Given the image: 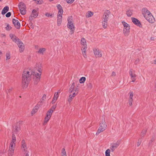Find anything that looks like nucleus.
Instances as JSON below:
<instances>
[{"instance_id":"bf43d9fd","label":"nucleus","mask_w":156,"mask_h":156,"mask_svg":"<svg viewBox=\"0 0 156 156\" xmlns=\"http://www.w3.org/2000/svg\"><path fill=\"white\" fill-rule=\"evenodd\" d=\"M154 64H156V59L154 60Z\"/></svg>"},{"instance_id":"9b49d317","label":"nucleus","mask_w":156,"mask_h":156,"mask_svg":"<svg viewBox=\"0 0 156 156\" xmlns=\"http://www.w3.org/2000/svg\"><path fill=\"white\" fill-rule=\"evenodd\" d=\"M21 149L24 152L26 153L27 151V144L24 140H23L21 141Z\"/></svg>"},{"instance_id":"a19ab883","label":"nucleus","mask_w":156,"mask_h":156,"mask_svg":"<svg viewBox=\"0 0 156 156\" xmlns=\"http://www.w3.org/2000/svg\"><path fill=\"white\" fill-rule=\"evenodd\" d=\"M74 1L75 0H66V2L68 4H72Z\"/></svg>"},{"instance_id":"4d7b16f0","label":"nucleus","mask_w":156,"mask_h":156,"mask_svg":"<svg viewBox=\"0 0 156 156\" xmlns=\"http://www.w3.org/2000/svg\"><path fill=\"white\" fill-rule=\"evenodd\" d=\"M46 16H48V17H49L50 16H51V15H50L48 13H47L46 14Z\"/></svg>"},{"instance_id":"7ed1b4c3","label":"nucleus","mask_w":156,"mask_h":156,"mask_svg":"<svg viewBox=\"0 0 156 156\" xmlns=\"http://www.w3.org/2000/svg\"><path fill=\"white\" fill-rule=\"evenodd\" d=\"M57 7L58 10L57 15V25L59 26L61 25L62 21V15L63 13V10L61 5L58 4Z\"/></svg>"},{"instance_id":"c85d7f7f","label":"nucleus","mask_w":156,"mask_h":156,"mask_svg":"<svg viewBox=\"0 0 156 156\" xmlns=\"http://www.w3.org/2000/svg\"><path fill=\"white\" fill-rule=\"evenodd\" d=\"M50 118L48 117H47V116H46L44 118V122L43 123V125H45L49 121Z\"/></svg>"},{"instance_id":"dca6fc26","label":"nucleus","mask_w":156,"mask_h":156,"mask_svg":"<svg viewBox=\"0 0 156 156\" xmlns=\"http://www.w3.org/2000/svg\"><path fill=\"white\" fill-rule=\"evenodd\" d=\"M10 37L12 41L16 44L20 41L18 37L12 34H10Z\"/></svg>"},{"instance_id":"a18cd8bd","label":"nucleus","mask_w":156,"mask_h":156,"mask_svg":"<svg viewBox=\"0 0 156 156\" xmlns=\"http://www.w3.org/2000/svg\"><path fill=\"white\" fill-rule=\"evenodd\" d=\"M11 15V13L10 12H8L6 15L5 16L7 17H9Z\"/></svg>"},{"instance_id":"6ab92c4d","label":"nucleus","mask_w":156,"mask_h":156,"mask_svg":"<svg viewBox=\"0 0 156 156\" xmlns=\"http://www.w3.org/2000/svg\"><path fill=\"white\" fill-rule=\"evenodd\" d=\"M87 48V46L82 47L81 50L82 51V54L83 57L84 58H87V55L86 54V50Z\"/></svg>"},{"instance_id":"0eeeda50","label":"nucleus","mask_w":156,"mask_h":156,"mask_svg":"<svg viewBox=\"0 0 156 156\" xmlns=\"http://www.w3.org/2000/svg\"><path fill=\"white\" fill-rule=\"evenodd\" d=\"M18 6L21 13L23 15H25L26 12V7L25 5L23 3L20 2Z\"/></svg>"},{"instance_id":"7c9ffc66","label":"nucleus","mask_w":156,"mask_h":156,"mask_svg":"<svg viewBox=\"0 0 156 156\" xmlns=\"http://www.w3.org/2000/svg\"><path fill=\"white\" fill-rule=\"evenodd\" d=\"M60 93V92L59 90H58V91L57 92H55L53 98L55 99L56 100H57L59 96V93Z\"/></svg>"},{"instance_id":"ea45409f","label":"nucleus","mask_w":156,"mask_h":156,"mask_svg":"<svg viewBox=\"0 0 156 156\" xmlns=\"http://www.w3.org/2000/svg\"><path fill=\"white\" fill-rule=\"evenodd\" d=\"M87 87L89 89H91L93 87V85L90 83H89L87 84Z\"/></svg>"},{"instance_id":"473e14b6","label":"nucleus","mask_w":156,"mask_h":156,"mask_svg":"<svg viewBox=\"0 0 156 156\" xmlns=\"http://www.w3.org/2000/svg\"><path fill=\"white\" fill-rule=\"evenodd\" d=\"M20 130V128L19 127L17 126H16L15 127V128L14 130L13 131V134H16L17 133V132L19 131Z\"/></svg>"},{"instance_id":"79ce46f5","label":"nucleus","mask_w":156,"mask_h":156,"mask_svg":"<svg viewBox=\"0 0 156 156\" xmlns=\"http://www.w3.org/2000/svg\"><path fill=\"white\" fill-rule=\"evenodd\" d=\"M141 142L142 140L141 139H139L138 140L137 143V146L138 147L140 145Z\"/></svg>"},{"instance_id":"c756f323","label":"nucleus","mask_w":156,"mask_h":156,"mask_svg":"<svg viewBox=\"0 0 156 156\" xmlns=\"http://www.w3.org/2000/svg\"><path fill=\"white\" fill-rule=\"evenodd\" d=\"M102 24L103 28L104 29H106L107 26L108 22L102 20Z\"/></svg>"},{"instance_id":"052dcab7","label":"nucleus","mask_w":156,"mask_h":156,"mask_svg":"<svg viewBox=\"0 0 156 156\" xmlns=\"http://www.w3.org/2000/svg\"><path fill=\"white\" fill-rule=\"evenodd\" d=\"M25 156H29V154L28 153H26Z\"/></svg>"},{"instance_id":"e433bc0d","label":"nucleus","mask_w":156,"mask_h":156,"mask_svg":"<svg viewBox=\"0 0 156 156\" xmlns=\"http://www.w3.org/2000/svg\"><path fill=\"white\" fill-rule=\"evenodd\" d=\"M62 156H67L65 149L64 148H63L62 151Z\"/></svg>"},{"instance_id":"393cba45","label":"nucleus","mask_w":156,"mask_h":156,"mask_svg":"<svg viewBox=\"0 0 156 156\" xmlns=\"http://www.w3.org/2000/svg\"><path fill=\"white\" fill-rule=\"evenodd\" d=\"M75 86V83L74 82L72 83V85L69 88V92L70 93L73 92L74 91V87Z\"/></svg>"},{"instance_id":"864d4df0","label":"nucleus","mask_w":156,"mask_h":156,"mask_svg":"<svg viewBox=\"0 0 156 156\" xmlns=\"http://www.w3.org/2000/svg\"><path fill=\"white\" fill-rule=\"evenodd\" d=\"M57 100H56L54 98H53L52 100V104H54L55 103V102Z\"/></svg>"},{"instance_id":"4468645a","label":"nucleus","mask_w":156,"mask_h":156,"mask_svg":"<svg viewBox=\"0 0 156 156\" xmlns=\"http://www.w3.org/2000/svg\"><path fill=\"white\" fill-rule=\"evenodd\" d=\"M93 51L94 55L96 57H101L102 56V54L100 51L99 49L94 48L93 49Z\"/></svg>"},{"instance_id":"37998d69","label":"nucleus","mask_w":156,"mask_h":156,"mask_svg":"<svg viewBox=\"0 0 156 156\" xmlns=\"http://www.w3.org/2000/svg\"><path fill=\"white\" fill-rule=\"evenodd\" d=\"M133 100L129 99L128 103H129V105L131 106L132 105H133L132 103H133Z\"/></svg>"},{"instance_id":"f704fd0d","label":"nucleus","mask_w":156,"mask_h":156,"mask_svg":"<svg viewBox=\"0 0 156 156\" xmlns=\"http://www.w3.org/2000/svg\"><path fill=\"white\" fill-rule=\"evenodd\" d=\"M6 60L9 59L11 58L10 53L9 52H7L6 54Z\"/></svg>"},{"instance_id":"423d86ee","label":"nucleus","mask_w":156,"mask_h":156,"mask_svg":"<svg viewBox=\"0 0 156 156\" xmlns=\"http://www.w3.org/2000/svg\"><path fill=\"white\" fill-rule=\"evenodd\" d=\"M100 126L99 128L97 133L96 135H98L100 133L104 131L107 127V124L105 122V119H102L100 124Z\"/></svg>"},{"instance_id":"a211bd4d","label":"nucleus","mask_w":156,"mask_h":156,"mask_svg":"<svg viewBox=\"0 0 156 156\" xmlns=\"http://www.w3.org/2000/svg\"><path fill=\"white\" fill-rule=\"evenodd\" d=\"M77 95V93L76 92H73L72 94H70L68 98V101L69 103H70L72 101L74 98Z\"/></svg>"},{"instance_id":"69168bd1","label":"nucleus","mask_w":156,"mask_h":156,"mask_svg":"<svg viewBox=\"0 0 156 156\" xmlns=\"http://www.w3.org/2000/svg\"><path fill=\"white\" fill-rule=\"evenodd\" d=\"M151 40H152V39H153L152 37H151Z\"/></svg>"},{"instance_id":"49530a36","label":"nucleus","mask_w":156,"mask_h":156,"mask_svg":"<svg viewBox=\"0 0 156 156\" xmlns=\"http://www.w3.org/2000/svg\"><path fill=\"white\" fill-rule=\"evenodd\" d=\"M146 130H143L141 132V136H144L146 133Z\"/></svg>"},{"instance_id":"58836bf2","label":"nucleus","mask_w":156,"mask_h":156,"mask_svg":"<svg viewBox=\"0 0 156 156\" xmlns=\"http://www.w3.org/2000/svg\"><path fill=\"white\" fill-rule=\"evenodd\" d=\"M34 72H37V71H38L39 72V73H41V72L42 71V70L41 68H38L37 69V68H36L35 69H34Z\"/></svg>"},{"instance_id":"20e7f679","label":"nucleus","mask_w":156,"mask_h":156,"mask_svg":"<svg viewBox=\"0 0 156 156\" xmlns=\"http://www.w3.org/2000/svg\"><path fill=\"white\" fill-rule=\"evenodd\" d=\"M72 16H69L67 18V27L70 29V34H72L74 33L75 30V26L73 21Z\"/></svg>"},{"instance_id":"39448f33","label":"nucleus","mask_w":156,"mask_h":156,"mask_svg":"<svg viewBox=\"0 0 156 156\" xmlns=\"http://www.w3.org/2000/svg\"><path fill=\"white\" fill-rule=\"evenodd\" d=\"M123 26V33L125 36L129 35L130 31V27L129 25L124 21L122 22Z\"/></svg>"},{"instance_id":"5701e85b","label":"nucleus","mask_w":156,"mask_h":156,"mask_svg":"<svg viewBox=\"0 0 156 156\" xmlns=\"http://www.w3.org/2000/svg\"><path fill=\"white\" fill-rule=\"evenodd\" d=\"M81 44L82 45V47L87 46L86 41L84 38H82L81 39Z\"/></svg>"},{"instance_id":"412c9836","label":"nucleus","mask_w":156,"mask_h":156,"mask_svg":"<svg viewBox=\"0 0 156 156\" xmlns=\"http://www.w3.org/2000/svg\"><path fill=\"white\" fill-rule=\"evenodd\" d=\"M39 107L38 105H36L33 108L32 111L31 112V114L32 115H33L34 114L38 111Z\"/></svg>"},{"instance_id":"bb28decb","label":"nucleus","mask_w":156,"mask_h":156,"mask_svg":"<svg viewBox=\"0 0 156 156\" xmlns=\"http://www.w3.org/2000/svg\"><path fill=\"white\" fill-rule=\"evenodd\" d=\"M31 15H32V16H33L34 18H36L38 14L36 10L35 9H33L32 11Z\"/></svg>"},{"instance_id":"4c0bfd02","label":"nucleus","mask_w":156,"mask_h":156,"mask_svg":"<svg viewBox=\"0 0 156 156\" xmlns=\"http://www.w3.org/2000/svg\"><path fill=\"white\" fill-rule=\"evenodd\" d=\"M110 150L108 149L105 152V156H110Z\"/></svg>"},{"instance_id":"6e6552de","label":"nucleus","mask_w":156,"mask_h":156,"mask_svg":"<svg viewBox=\"0 0 156 156\" xmlns=\"http://www.w3.org/2000/svg\"><path fill=\"white\" fill-rule=\"evenodd\" d=\"M120 141L118 140L115 142H114L111 144L110 149L111 151L114 152L115 150L119 145Z\"/></svg>"},{"instance_id":"c03bdc74","label":"nucleus","mask_w":156,"mask_h":156,"mask_svg":"<svg viewBox=\"0 0 156 156\" xmlns=\"http://www.w3.org/2000/svg\"><path fill=\"white\" fill-rule=\"evenodd\" d=\"M6 30H10L11 29V26H9V25H8L7 26L5 27Z\"/></svg>"},{"instance_id":"1a4fd4ad","label":"nucleus","mask_w":156,"mask_h":156,"mask_svg":"<svg viewBox=\"0 0 156 156\" xmlns=\"http://www.w3.org/2000/svg\"><path fill=\"white\" fill-rule=\"evenodd\" d=\"M16 138L15 134H12V139L9 143V147L15 149L16 146Z\"/></svg>"},{"instance_id":"6e6d98bb","label":"nucleus","mask_w":156,"mask_h":156,"mask_svg":"<svg viewBox=\"0 0 156 156\" xmlns=\"http://www.w3.org/2000/svg\"><path fill=\"white\" fill-rule=\"evenodd\" d=\"M116 75V74H115V72H112V76H115Z\"/></svg>"},{"instance_id":"09e8293b","label":"nucleus","mask_w":156,"mask_h":156,"mask_svg":"<svg viewBox=\"0 0 156 156\" xmlns=\"http://www.w3.org/2000/svg\"><path fill=\"white\" fill-rule=\"evenodd\" d=\"M12 90V87L9 88L6 91V93L7 94L8 93L10 92Z\"/></svg>"},{"instance_id":"13d9d810","label":"nucleus","mask_w":156,"mask_h":156,"mask_svg":"<svg viewBox=\"0 0 156 156\" xmlns=\"http://www.w3.org/2000/svg\"><path fill=\"white\" fill-rule=\"evenodd\" d=\"M74 91H75V92H77L76 93H77V94H78V89H77V88L75 89H74Z\"/></svg>"},{"instance_id":"cd10ccee","label":"nucleus","mask_w":156,"mask_h":156,"mask_svg":"<svg viewBox=\"0 0 156 156\" xmlns=\"http://www.w3.org/2000/svg\"><path fill=\"white\" fill-rule=\"evenodd\" d=\"M94 14V13L91 11H88L86 13V17L89 18L92 16Z\"/></svg>"},{"instance_id":"2eb2a0df","label":"nucleus","mask_w":156,"mask_h":156,"mask_svg":"<svg viewBox=\"0 0 156 156\" xmlns=\"http://www.w3.org/2000/svg\"><path fill=\"white\" fill-rule=\"evenodd\" d=\"M132 22L136 25L139 26L140 27H142L141 24L140 22L137 19L135 18L132 17L131 18Z\"/></svg>"},{"instance_id":"9d476101","label":"nucleus","mask_w":156,"mask_h":156,"mask_svg":"<svg viewBox=\"0 0 156 156\" xmlns=\"http://www.w3.org/2000/svg\"><path fill=\"white\" fill-rule=\"evenodd\" d=\"M110 14V12L108 10H105L104 13L102 20L108 22L109 16Z\"/></svg>"},{"instance_id":"de8ad7c7","label":"nucleus","mask_w":156,"mask_h":156,"mask_svg":"<svg viewBox=\"0 0 156 156\" xmlns=\"http://www.w3.org/2000/svg\"><path fill=\"white\" fill-rule=\"evenodd\" d=\"M56 107V105H55L53 106L50 109H52L53 111H54V110L55 109Z\"/></svg>"},{"instance_id":"2f4dec72","label":"nucleus","mask_w":156,"mask_h":156,"mask_svg":"<svg viewBox=\"0 0 156 156\" xmlns=\"http://www.w3.org/2000/svg\"><path fill=\"white\" fill-rule=\"evenodd\" d=\"M133 14L132 11L129 10H128L126 12V14L129 17L131 16Z\"/></svg>"},{"instance_id":"b1692460","label":"nucleus","mask_w":156,"mask_h":156,"mask_svg":"<svg viewBox=\"0 0 156 156\" xmlns=\"http://www.w3.org/2000/svg\"><path fill=\"white\" fill-rule=\"evenodd\" d=\"M9 7L8 6H6L4 8L2 11L1 13L2 15L5 14L9 10Z\"/></svg>"},{"instance_id":"4be33fe9","label":"nucleus","mask_w":156,"mask_h":156,"mask_svg":"<svg viewBox=\"0 0 156 156\" xmlns=\"http://www.w3.org/2000/svg\"><path fill=\"white\" fill-rule=\"evenodd\" d=\"M46 50L45 48H41L39 49L37 52L40 55H43L44 52Z\"/></svg>"},{"instance_id":"f3484780","label":"nucleus","mask_w":156,"mask_h":156,"mask_svg":"<svg viewBox=\"0 0 156 156\" xmlns=\"http://www.w3.org/2000/svg\"><path fill=\"white\" fill-rule=\"evenodd\" d=\"M12 22L15 27L17 29H19L20 28V24L17 20L13 19L12 20Z\"/></svg>"},{"instance_id":"f257e3e1","label":"nucleus","mask_w":156,"mask_h":156,"mask_svg":"<svg viewBox=\"0 0 156 156\" xmlns=\"http://www.w3.org/2000/svg\"><path fill=\"white\" fill-rule=\"evenodd\" d=\"M32 75L34 76V83L37 84L40 80L41 78V73L32 72H29L28 71H24L23 74L22 79V84L23 88H26L28 86L29 83V80L30 79V76Z\"/></svg>"},{"instance_id":"603ef678","label":"nucleus","mask_w":156,"mask_h":156,"mask_svg":"<svg viewBox=\"0 0 156 156\" xmlns=\"http://www.w3.org/2000/svg\"><path fill=\"white\" fill-rule=\"evenodd\" d=\"M33 16H32V15H31L29 17V20L31 21L33 19Z\"/></svg>"},{"instance_id":"aec40b11","label":"nucleus","mask_w":156,"mask_h":156,"mask_svg":"<svg viewBox=\"0 0 156 156\" xmlns=\"http://www.w3.org/2000/svg\"><path fill=\"white\" fill-rule=\"evenodd\" d=\"M14 151L15 149L9 147L8 151V156H12L14 154Z\"/></svg>"},{"instance_id":"680f3d73","label":"nucleus","mask_w":156,"mask_h":156,"mask_svg":"<svg viewBox=\"0 0 156 156\" xmlns=\"http://www.w3.org/2000/svg\"><path fill=\"white\" fill-rule=\"evenodd\" d=\"M2 35L3 36H5L4 34H2Z\"/></svg>"},{"instance_id":"e2e57ef3","label":"nucleus","mask_w":156,"mask_h":156,"mask_svg":"<svg viewBox=\"0 0 156 156\" xmlns=\"http://www.w3.org/2000/svg\"><path fill=\"white\" fill-rule=\"evenodd\" d=\"M50 2L52 1L53 0H49Z\"/></svg>"},{"instance_id":"8fccbe9b","label":"nucleus","mask_w":156,"mask_h":156,"mask_svg":"<svg viewBox=\"0 0 156 156\" xmlns=\"http://www.w3.org/2000/svg\"><path fill=\"white\" fill-rule=\"evenodd\" d=\"M43 2V1L42 0H39L38 1H37V4H41V3H42V2Z\"/></svg>"},{"instance_id":"0e129e2a","label":"nucleus","mask_w":156,"mask_h":156,"mask_svg":"<svg viewBox=\"0 0 156 156\" xmlns=\"http://www.w3.org/2000/svg\"><path fill=\"white\" fill-rule=\"evenodd\" d=\"M153 140H153V139H152L151 140V141H153Z\"/></svg>"},{"instance_id":"a878e982","label":"nucleus","mask_w":156,"mask_h":156,"mask_svg":"<svg viewBox=\"0 0 156 156\" xmlns=\"http://www.w3.org/2000/svg\"><path fill=\"white\" fill-rule=\"evenodd\" d=\"M53 112V111L52 109H49L47 113L46 116L51 118Z\"/></svg>"},{"instance_id":"c9c22d12","label":"nucleus","mask_w":156,"mask_h":156,"mask_svg":"<svg viewBox=\"0 0 156 156\" xmlns=\"http://www.w3.org/2000/svg\"><path fill=\"white\" fill-rule=\"evenodd\" d=\"M129 99L133 100V93L132 91L129 92Z\"/></svg>"},{"instance_id":"72a5a7b5","label":"nucleus","mask_w":156,"mask_h":156,"mask_svg":"<svg viewBox=\"0 0 156 156\" xmlns=\"http://www.w3.org/2000/svg\"><path fill=\"white\" fill-rule=\"evenodd\" d=\"M86 78L84 77H81L79 80V82L80 83H83L86 80Z\"/></svg>"},{"instance_id":"338daca9","label":"nucleus","mask_w":156,"mask_h":156,"mask_svg":"<svg viewBox=\"0 0 156 156\" xmlns=\"http://www.w3.org/2000/svg\"><path fill=\"white\" fill-rule=\"evenodd\" d=\"M2 1V0H0V2Z\"/></svg>"},{"instance_id":"f8f14e48","label":"nucleus","mask_w":156,"mask_h":156,"mask_svg":"<svg viewBox=\"0 0 156 156\" xmlns=\"http://www.w3.org/2000/svg\"><path fill=\"white\" fill-rule=\"evenodd\" d=\"M129 74L132 80V82H134L136 80V75L135 74L134 71L132 69L130 70Z\"/></svg>"},{"instance_id":"5fc2aeb1","label":"nucleus","mask_w":156,"mask_h":156,"mask_svg":"<svg viewBox=\"0 0 156 156\" xmlns=\"http://www.w3.org/2000/svg\"><path fill=\"white\" fill-rule=\"evenodd\" d=\"M140 61V60L139 59H137L135 61V64H137Z\"/></svg>"},{"instance_id":"f03ea898","label":"nucleus","mask_w":156,"mask_h":156,"mask_svg":"<svg viewBox=\"0 0 156 156\" xmlns=\"http://www.w3.org/2000/svg\"><path fill=\"white\" fill-rule=\"evenodd\" d=\"M142 14L145 18L150 23H153L155 21L151 13L146 8L142 9Z\"/></svg>"},{"instance_id":"ddd939ff","label":"nucleus","mask_w":156,"mask_h":156,"mask_svg":"<svg viewBox=\"0 0 156 156\" xmlns=\"http://www.w3.org/2000/svg\"><path fill=\"white\" fill-rule=\"evenodd\" d=\"M16 44L19 48V50L20 52H23L24 50V46L23 43L20 41Z\"/></svg>"},{"instance_id":"3c124183","label":"nucleus","mask_w":156,"mask_h":156,"mask_svg":"<svg viewBox=\"0 0 156 156\" xmlns=\"http://www.w3.org/2000/svg\"><path fill=\"white\" fill-rule=\"evenodd\" d=\"M46 98V95L45 94H44L42 98V99L43 100H45Z\"/></svg>"}]
</instances>
